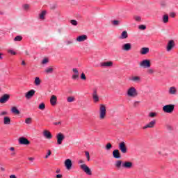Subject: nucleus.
Instances as JSON below:
<instances>
[{
    "label": "nucleus",
    "instance_id": "nucleus-1",
    "mask_svg": "<svg viewBox=\"0 0 178 178\" xmlns=\"http://www.w3.org/2000/svg\"><path fill=\"white\" fill-rule=\"evenodd\" d=\"M79 163H83L80 165L81 169L86 173V175H88V176H91L92 175V172H91V169L87 165L84 164V161L79 160Z\"/></svg>",
    "mask_w": 178,
    "mask_h": 178
},
{
    "label": "nucleus",
    "instance_id": "nucleus-2",
    "mask_svg": "<svg viewBox=\"0 0 178 178\" xmlns=\"http://www.w3.org/2000/svg\"><path fill=\"white\" fill-rule=\"evenodd\" d=\"M127 94L128 97L131 98H136L137 95H138V92H137V89L134 87H131L127 90Z\"/></svg>",
    "mask_w": 178,
    "mask_h": 178
},
{
    "label": "nucleus",
    "instance_id": "nucleus-3",
    "mask_svg": "<svg viewBox=\"0 0 178 178\" xmlns=\"http://www.w3.org/2000/svg\"><path fill=\"white\" fill-rule=\"evenodd\" d=\"M106 116V106L104 104H101L99 107V119L104 120Z\"/></svg>",
    "mask_w": 178,
    "mask_h": 178
},
{
    "label": "nucleus",
    "instance_id": "nucleus-4",
    "mask_svg": "<svg viewBox=\"0 0 178 178\" xmlns=\"http://www.w3.org/2000/svg\"><path fill=\"white\" fill-rule=\"evenodd\" d=\"M165 113H172L175 111V104H167L163 107Z\"/></svg>",
    "mask_w": 178,
    "mask_h": 178
},
{
    "label": "nucleus",
    "instance_id": "nucleus-5",
    "mask_svg": "<svg viewBox=\"0 0 178 178\" xmlns=\"http://www.w3.org/2000/svg\"><path fill=\"white\" fill-rule=\"evenodd\" d=\"M139 66L143 69H149L151 67V60L148 59L143 60L140 63Z\"/></svg>",
    "mask_w": 178,
    "mask_h": 178
},
{
    "label": "nucleus",
    "instance_id": "nucleus-6",
    "mask_svg": "<svg viewBox=\"0 0 178 178\" xmlns=\"http://www.w3.org/2000/svg\"><path fill=\"white\" fill-rule=\"evenodd\" d=\"M56 137L57 138V145H62V143L65 140V135L62 133H58Z\"/></svg>",
    "mask_w": 178,
    "mask_h": 178
},
{
    "label": "nucleus",
    "instance_id": "nucleus-7",
    "mask_svg": "<svg viewBox=\"0 0 178 178\" xmlns=\"http://www.w3.org/2000/svg\"><path fill=\"white\" fill-rule=\"evenodd\" d=\"M155 124H156V120H153L150 122L145 125L143 129L145 130L146 129H154L155 127Z\"/></svg>",
    "mask_w": 178,
    "mask_h": 178
},
{
    "label": "nucleus",
    "instance_id": "nucleus-8",
    "mask_svg": "<svg viewBox=\"0 0 178 178\" xmlns=\"http://www.w3.org/2000/svg\"><path fill=\"white\" fill-rule=\"evenodd\" d=\"M119 149L122 154H127V147L126 146V143L121 142L119 144Z\"/></svg>",
    "mask_w": 178,
    "mask_h": 178
},
{
    "label": "nucleus",
    "instance_id": "nucleus-9",
    "mask_svg": "<svg viewBox=\"0 0 178 178\" xmlns=\"http://www.w3.org/2000/svg\"><path fill=\"white\" fill-rule=\"evenodd\" d=\"M122 51L124 52H129V51H131V43H124L121 46Z\"/></svg>",
    "mask_w": 178,
    "mask_h": 178
},
{
    "label": "nucleus",
    "instance_id": "nucleus-10",
    "mask_svg": "<svg viewBox=\"0 0 178 178\" xmlns=\"http://www.w3.org/2000/svg\"><path fill=\"white\" fill-rule=\"evenodd\" d=\"M18 141H19V143L21 145H30V142L29 141V140L25 138V137H20L19 139H18Z\"/></svg>",
    "mask_w": 178,
    "mask_h": 178
},
{
    "label": "nucleus",
    "instance_id": "nucleus-11",
    "mask_svg": "<svg viewBox=\"0 0 178 178\" xmlns=\"http://www.w3.org/2000/svg\"><path fill=\"white\" fill-rule=\"evenodd\" d=\"M9 98H10V96L8 94H5L0 98V104H5L6 102H8L9 101Z\"/></svg>",
    "mask_w": 178,
    "mask_h": 178
},
{
    "label": "nucleus",
    "instance_id": "nucleus-12",
    "mask_svg": "<svg viewBox=\"0 0 178 178\" xmlns=\"http://www.w3.org/2000/svg\"><path fill=\"white\" fill-rule=\"evenodd\" d=\"M122 166L124 169H131V168H133V163L131 161H125L122 163Z\"/></svg>",
    "mask_w": 178,
    "mask_h": 178
},
{
    "label": "nucleus",
    "instance_id": "nucleus-13",
    "mask_svg": "<svg viewBox=\"0 0 178 178\" xmlns=\"http://www.w3.org/2000/svg\"><path fill=\"white\" fill-rule=\"evenodd\" d=\"M34 94H35V90H31L25 94V98H26V99H30L33 98Z\"/></svg>",
    "mask_w": 178,
    "mask_h": 178
},
{
    "label": "nucleus",
    "instance_id": "nucleus-14",
    "mask_svg": "<svg viewBox=\"0 0 178 178\" xmlns=\"http://www.w3.org/2000/svg\"><path fill=\"white\" fill-rule=\"evenodd\" d=\"M65 168H66V169L67 170H70L71 169H72V160H70V159H66L65 161Z\"/></svg>",
    "mask_w": 178,
    "mask_h": 178
},
{
    "label": "nucleus",
    "instance_id": "nucleus-15",
    "mask_svg": "<svg viewBox=\"0 0 178 178\" xmlns=\"http://www.w3.org/2000/svg\"><path fill=\"white\" fill-rule=\"evenodd\" d=\"M92 98H93L94 102H99V97H98V92L97 89L93 90Z\"/></svg>",
    "mask_w": 178,
    "mask_h": 178
},
{
    "label": "nucleus",
    "instance_id": "nucleus-16",
    "mask_svg": "<svg viewBox=\"0 0 178 178\" xmlns=\"http://www.w3.org/2000/svg\"><path fill=\"white\" fill-rule=\"evenodd\" d=\"M100 66H102V67H112V66H113V62L107 61V62L101 63Z\"/></svg>",
    "mask_w": 178,
    "mask_h": 178
},
{
    "label": "nucleus",
    "instance_id": "nucleus-17",
    "mask_svg": "<svg viewBox=\"0 0 178 178\" xmlns=\"http://www.w3.org/2000/svg\"><path fill=\"white\" fill-rule=\"evenodd\" d=\"M175 47V41L174 40H170L167 45V51L168 52L172 51L173 49V47Z\"/></svg>",
    "mask_w": 178,
    "mask_h": 178
},
{
    "label": "nucleus",
    "instance_id": "nucleus-18",
    "mask_svg": "<svg viewBox=\"0 0 178 178\" xmlns=\"http://www.w3.org/2000/svg\"><path fill=\"white\" fill-rule=\"evenodd\" d=\"M113 158H115V159H120V158H122L119 149H115L113 151Z\"/></svg>",
    "mask_w": 178,
    "mask_h": 178
},
{
    "label": "nucleus",
    "instance_id": "nucleus-19",
    "mask_svg": "<svg viewBox=\"0 0 178 178\" xmlns=\"http://www.w3.org/2000/svg\"><path fill=\"white\" fill-rule=\"evenodd\" d=\"M43 136L45 138H47V140H51V138H52V134L48 130H44L43 131Z\"/></svg>",
    "mask_w": 178,
    "mask_h": 178
},
{
    "label": "nucleus",
    "instance_id": "nucleus-20",
    "mask_svg": "<svg viewBox=\"0 0 178 178\" xmlns=\"http://www.w3.org/2000/svg\"><path fill=\"white\" fill-rule=\"evenodd\" d=\"M87 35H79L76 38V41L78 42H83V41L87 40Z\"/></svg>",
    "mask_w": 178,
    "mask_h": 178
},
{
    "label": "nucleus",
    "instance_id": "nucleus-21",
    "mask_svg": "<svg viewBox=\"0 0 178 178\" xmlns=\"http://www.w3.org/2000/svg\"><path fill=\"white\" fill-rule=\"evenodd\" d=\"M56 101H58V98L56 95H51L50 99V104L52 105V106H54V105H56Z\"/></svg>",
    "mask_w": 178,
    "mask_h": 178
},
{
    "label": "nucleus",
    "instance_id": "nucleus-22",
    "mask_svg": "<svg viewBox=\"0 0 178 178\" xmlns=\"http://www.w3.org/2000/svg\"><path fill=\"white\" fill-rule=\"evenodd\" d=\"M149 52V48L148 47H143L140 49V54L141 55H147Z\"/></svg>",
    "mask_w": 178,
    "mask_h": 178
},
{
    "label": "nucleus",
    "instance_id": "nucleus-23",
    "mask_svg": "<svg viewBox=\"0 0 178 178\" xmlns=\"http://www.w3.org/2000/svg\"><path fill=\"white\" fill-rule=\"evenodd\" d=\"M45 16H47V10H42L40 14H39V19L40 20H45Z\"/></svg>",
    "mask_w": 178,
    "mask_h": 178
},
{
    "label": "nucleus",
    "instance_id": "nucleus-24",
    "mask_svg": "<svg viewBox=\"0 0 178 178\" xmlns=\"http://www.w3.org/2000/svg\"><path fill=\"white\" fill-rule=\"evenodd\" d=\"M131 80V81H134V83H140L141 77H140L138 76H132Z\"/></svg>",
    "mask_w": 178,
    "mask_h": 178
},
{
    "label": "nucleus",
    "instance_id": "nucleus-25",
    "mask_svg": "<svg viewBox=\"0 0 178 178\" xmlns=\"http://www.w3.org/2000/svg\"><path fill=\"white\" fill-rule=\"evenodd\" d=\"M177 92V90L176 89V88L172 86L169 88V94H170L171 95H176Z\"/></svg>",
    "mask_w": 178,
    "mask_h": 178
},
{
    "label": "nucleus",
    "instance_id": "nucleus-26",
    "mask_svg": "<svg viewBox=\"0 0 178 178\" xmlns=\"http://www.w3.org/2000/svg\"><path fill=\"white\" fill-rule=\"evenodd\" d=\"M44 72L47 73V74H51L54 73V68H52V67H47L44 70Z\"/></svg>",
    "mask_w": 178,
    "mask_h": 178
},
{
    "label": "nucleus",
    "instance_id": "nucleus-27",
    "mask_svg": "<svg viewBox=\"0 0 178 178\" xmlns=\"http://www.w3.org/2000/svg\"><path fill=\"white\" fill-rule=\"evenodd\" d=\"M11 111L13 113H15V115H20V111H19L16 106H13Z\"/></svg>",
    "mask_w": 178,
    "mask_h": 178
},
{
    "label": "nucleus",
    "instance_id": "nucleus-28",
    "mask_svg": "<svg viewBox=\"0 0 178 178\" xmlns=\"http://www.w3.org/2000/svg\"><path fill=\"white\" fill-rule=\"evenodd\" d=\"M122 165H123V163H122V160H118L115 163V166L117 168V169H120Z\"/></svg>",
    "mask_w": 178,
    "mask_h": 178
},
{
    "label": "nucleus",
    "instance_id": "nucleus-29",
    "mask_svg": "<svg viewBox=\"0 0 178 178\" xmlns=\"http://www.w3.org/2000/svg\"><path fill=\"white\" fill-rule=\"evenodd\" d=\"M35 86H40L41 84V79L40 77H35L34 81Z\"/></svg>",
    "mask_w": 178,
    "mask_h": 178
},
{
    "label": "nucleus",
    "instance_id": "nucleus-30",
    "mask_svg": "<svg viewBox=\"0 0 178 178\" xmlns=\"http://www.w3.org/2000/svg\"><path fill=\"white\" fill-rule=\"evenodd\" d=\"M127 37H128L127 31H123L121 34V39L126 40V38H127Z\"/></svg>",
    "mask_w": 178,
    "mask_h": 178
},
{
    "label": "nucleus",
    "instance_id": "nucleus-31",
    "mask_svg": "<svg viewBox=\"0 0 178 178\" xmlns=\"http://www.w3.org/2000/svg\"><path fill=\"white\" fill-rule=\"evenodd\" d=\"M163 22L164 23H168L169 22V15L168 14L163 16Z\"/></svg>",
    "mask_w": 178,
    "mask_h": 178
},
{
    "label": "nucleus",
    "instance_id": "nucleus-32",
    "mask_svg": "<svg viewBox=\"0 0 178 178\" xmlns=\"http://www.w3.org/2000/svg\"><path fill=\"white\" fill-rule=\"evenodd\" d=\"M4 124H10V118L9 117H4Z\"/></svg>",
    "mask_w": 178,
    "mask_h": 178
},
{
    "label": "nucleus",
    "instance_id": "nucleus-33",
    "mask_svg": "<svg viewBox=\"0 0 178 178\" xmlns=\"http://www.w3.org/2000/svg\"><path fill=\"white\" fill-rule=\"evenodd\" d=\"M74 101H76V99L73 96H70L67 98V102H74Z\"/></svg>",
    "mask_w": 178,
    "mask_h": 178
},
{
    "label": "nucleus",
    "instance_id": "nucleus-34",
    "mask_svg": "<svg viewBox=\"0 0 178 178\" xmlns=\"http://www.w3.org/2000/svg\"><path fill=\"white\" fill-rule=\"evenodd\" d=\"M111 24L113 26H119L120 24V20H113L111 21Z\"/></svg>",
    "mask_w": 178,
    "mask_h": 178
},
{
    "label": "nucleus",
    "instance_id": "nucleus-35",
    "mask_svg": "<svg viewBox=\"0 0 178 178\" xmlns=\"http://www.w3.org/2000/svg\"><path fill=\"white\" fill-rule=\"evenodd\" d=\"M31 122H33V119L31 118H28L25 120V123L26 124H31Z\"/></svg>",
    "mask_w": 178,
    "mask_h": 178
},
{
    "label": "nucleus",
    "instance_id": "nucleus-36",
    "mask_svg": "<svg viewBox=\"0 0 178 178\" xmlns=\"http://www.w3.org/2000/svg\"><path fill=\"white\" fill-rule=\"evenodd\" d=\"M38 108L40 109V111H44V109H45V104L41 103L39 105Z\"/></svg>",
    "mask_w": 178,
    "mask_h": 178
},
{
    "label": "nucleus",
    "instance_id": "nucleus-37",
    "mask_svg": "<svg viewBox=\"0 0 178 178\" xmlns=\"http://www.w3.org/2000/svg\"><path fill=\"white\" fill-rule=\"evenodd\" d=\"M23 40V37L21 35H17L14 38V41H22Z\"/></svg>",
    "mask_w": 178,
    "mask_h": 178
},
{
    "label": "nucleus",
    "instance_id": "nucleus-38",
    "mask_svg": "<svg viewBox=\"0 0 178 178\" xmlns=\"http://www.w3.org/2000/svg\"><path fill=\"white\" fill-rule=\"evenodd\" d=\"M147 73L148 74H154V69H152V68L148 69V70H147Z\"/></svg>",
    "mask_w": 178,
    "mask_h": 178
},
{
    "label": "nucleus",
    "instance_id": "nucleus-39",
    "mask_svg": "<svg viewBox=\"0 0 178 178\" xmlns=\"http://www.w3.org/2000/svg\"><path fill=\"white\" fill-rule=\"evenodd\" d=\"M111 148H112V144L107 143L106 145V149H107V151H109V149H111Z\"/></svg>",
    "mask_w": 178,
    "mask_h": 178
},
{
    "label": "nucleus",
    "instance_id": "nucleus-40",
    "mask_svg": "<svg viewBox=\"0 0 178 178\" xmlns=\"http://www.w3.org/2000/svg\"><path fill=\"white\" fill-rule=\"evenodd\" d=\"M156 116V113L151 112L149 113V118H155Z\"/></svg>",
    "mask_w": 178,
    "mask_h": 178
},
{
    "label": "nucleus",
    "instance_id": "nucleus-41",
    "mask_svg": "<svg viewBox=\"0 0 178 178\" xmlns=\"http://www.w3.org/2000/svg\"><path fill=\"white\" fill-rule=\"evenodd\" d=\"M70 23H71V24H72V26H77V21L76 20L72 19V20H70Z\"/></svg>",
    "mask_w": 178,
    "mask_h": 178
},
{
    "label": "nucleus",
    "instance_id": "nucleus-42",
    "mask_svg": "<svg viewBox=\"0 0 178 178\" xmlns=\"http://www.w3.org/2000/svg\"><path fill=\"white\" fill-rule=\"evenodd\" d=\"M65 44H66V45H72V44H73V40H67V41L65 42Z\"/></svg>",
    "mask_w": 178,
    "mask_h": 178
},
{
    "label": "nucleus",
    "instance_id": "nucleus-43",
    "mask_svg": "<svg viewBox=\"0 0 178 178\" xmlns=\"http://www.w3.org/2000/svg\"><path fill=\"white\" fill-rule=\"evenodd\" d=\"M145 29H147V26L145 25H140L138 26L139 30H145Z\"/></svg>",
    "mask_w": 178,
    "mask_h": 178
},
{
    "label": "nucleus",
    "instance_id": "nucleus-44",
    "mask_svg": "<svg viewBox=\"0 0 178 178\" xmlns=\"http://www.w3.org/2000/svg\"><path fill=\"white\" fill-rule=\"evenodd\" d=\"M48 62H49L48 58H44V59L42 60V65H47V63H48Z\"/></svg>",
    "mask_w": 178,
    "mask_h": 178
},
{
    "label": "nucleus",
    "instance_id": "nucleus-45",
    "mask_svg": "<svg viewBox=\"0 0 178 178\" xmlns=\"http://www.w3.org/2000/svg\"><path fill=\"white\" fill-rule=\"evenodd\" d=\"M8 54H10L11 55H16V52L12 49L8 50Z\"/></svg>",
    "mask_w": 178,
    "mask_h": 178
},
{
    "label": "nucleus",
    "instance_id": "nucleus-46",
    "mask_svg": "<svg viewBox=\"0 0 178 178\" xmlns=\"http://www.w3.org/2000/svg\"><path fill=\"white\" fill-rule=\"evenodd\" d=\"M81 80H87V77H86V74L84 73L81 74Z\"/></svg>",
    "mask_w": 178,
    "mask_h": 178
},
{
    "label": "nucleus",
    "instance_id": "nucleus-47",
    "mask_svg": "<svg viewBox=\"0 0 178 178\" xmlns=\"http://www.w3.org/2000/svg\"><path fill=\"white\" fill-rule=\"evenodd\" d=\"M24 9H25V10H29L30 9V5L29 4L24 5Z\"/></svg>",
    "mask_w": 178,
    "mask_h": 178
},
{
    "label": "nucleus",
    "instance_id": "nucleus-48",
    "mask_svg": "<svg viewBox=\"0 0 178 178\" xmlns=\"http://www.w3.org/2000/svg\"><path fill=\"white\" fill-rule=\"evenodd\" d=\"M134 19L136 22H141V17L139 16H135Z\"/></svg>",
    "mask_w": 178,
    "mask_h": 178
},
{
    "label": "nucleus",
    "instance_id": "nucleus-49",
    "mask_svg": "<svg viewBox=\"0 0 178 178\" xmlns=\"http://www.w3.org/2000/svg\"><path fill=\"white\" fill-rule=\"evenodd\" d=\"M73 80H76V79H79V74H75L72 75Z\"/></svg>",
    "mask_w": 178,
    "mask_h": 178
},
{
    "label": "nucleus",
    "instance_id": "nucleus-50",
    "mask_svg": "<svg viewBox=\"0 0 178 178\" xmlns=\"http://www.w3.org/2000/svg\"><path fill=\"white\" fill-rule=\"evenodd\" d=\"M72 72H74L75 74H79V70H77V68H73Z\"/></svg>",
    "mask_w": 178,
    "mask_h": 178
},
{
    "label": "nucleus",
    "instance_id": "nucleus-51",
    "mask_svg": "<svg viewBox=\"0 0 178 178\" xmlns=\"http://www.w3.org/2000/svg\"><path fill=\"white\" fill-rule=\"evenodd\" d=\"M51 154H52V152H51V150L48 151L47 155L45 156V159H48V156H49L51 155Z\"/></svg>",
    "mask_w": 178,
    "mask_h": 178
},
{
    "label": "nucleus",
    "instance_id": "nucleus-52",
    "mask_svg": "<svg viewBox=\"0 0 178 178\" xmlns=\"http://www.w3.org/2000/svg\"><path fill=\"white\" fill-rule=\"evenodd\" d=\"M5 115H8V113L6 111H3L0 113V116H5Z\"/></svg>",
    "mask_w": 178,
    "mask_h": 178
},
{
    "label": "nucleus",
    "instance_id": "nucleus-53",
    "mask_svg": "<svg viewBox=\"0 0 178 178\" xmlns=\"http://www.w3.org/2000/svg\"><path fill=\"white\" fill-rule=\"evenodd\" d=\"M170 17H175L176 14L175 13H170Z\"/></svg>",
    "mask_w": 178,
    "mask_h": 178
},
{
    "label": "nucleus",
    "instance_id": "nucleus-54",
    "mask_svg": "<svg viewBox=\"0 0 178 178\" xmlns=\"http://www.w3.org/2000/svg\"><path fill=\"white\" fill-rule=\"evenodd\" d=\"M140 104V102H135L134 103V106H137Z\"/></svg>",
    "mask_w": 178,
    "mask_h": 178
},
{
    "label": "nucleus",
    "instance_id": "nucleus-55",
    "mask_svg": "<svg viewBox=\"0 0 178 178\" xmlns=\"http://www.w3.org/2000/svg\"><path fill=\"white\" fill-rule=\"evenodd\" d=\"M56 178H62L63 176H62V175L58 174V175H57L56 176Z\"/></svg>",
    "mask_w": 178,
    "mask_h": 178
},
{
    "label": "nucleus",
    "instance_id": "nucleus-56",
    "mask_svg": "<svg viewBox=\"0 0 178 178\" xmlns=\"http://www.w3.org/2000/svg\"><path fill=\"white\" fill-rule=\"evenodd\" d=\"M0 170H1V172H5V168L1 167Z\"/></svg>",
    "mask_w": 178,
    "mask_h": 178
},
{
    "label": "nucleus",
    "instance_id": "nucleus-57",
    "mask_svg": "<svg viewBox=\"0 0 178 178\" xmlns=\"http://www.w3.org/2000/svg\"><path fill=\"white\" fill-rule=\"evenodd\" d=\"M10 178H16V175H12L10 176Z\"/></svg>",
    "mask_w": 178,
    "mask_h": 178
},
{
    "label": "nucleus",
    "instance_id": "nucleus-58",
    "mask_svg": "<svg viewBox=\"0 0 178 178\" xmlns=\"http://www.w3.org/2000/svg\"><path fill=\"white\" fill-rule=\"evenodd\" d=\"M22 65L23 66H26V62H24V60H23V61L22 62Z\"/></svg>",
    "mask_w": 178,
    "mask_h": 178
},
{
    "label": "nucleus",
    "instance_id": "nucleus-59",
    "mask_svg": "<svg viewBox=\"0 0 178 178\" xmlns=\"http://www.w3.org/2000/svg\"><path fill=\"white\" fill-rule=\"evenodd\" d=\"M85 154H86V156H88L90 155V152H85Z\"/></svg>",
    "mask_w": 178,
    "mask_h": 178
},
{
    "label": "nucleus",
    "instance_id": "nucleus-60",
    "mask_svg": "<svg viewBox=\"0 0 178 178\" xmlns=\"http://www.w3.org/2000/svg\"><path fill=\"white\" fill-rule=\"evenodd\" d=\"M10 151H15V147H11L10 148Z\"/></svg>",
    "mask_w": 178,
    "mask_h": 178
},
{
    "label": "nucleus",
    "instance_id": "nucleus-61",
    "mask_svg": "<svg viewBox=\"0 0 178 178\" xmlns=\"http://www.w3.org/2000/svg\"><path fill=\"white\" fill-rule=\"evenodd\" d=\"M29 161H34V159H33V157H29Z\"/></svg>",
    "mask_w": 178,
    "mask_h": 178
},
{
    "label": "nucleus",
    "instance_id": "nucleus-62",
    "mask_svg": "<svg viewBox=\"0 0 178 178\" xmlns=\"http://www.w3.org/2000/svg\"><path fill=\"white\" fill-rule=\"evenodd\" d=\"M25 54H26V55H30V54L29 53V51H25Z\"/></svg>",
    "mask_w": 178,
    "mask_h": 178
},
{
    "label": "nucleus",
    "instance_id": "nucleus-63",
    "mask_svg": "<svg viewBox=\"0 0 178 178\" xmlns=\"http://www.w3.org/2000/svg\"><path fill=\"white\" fill-rule=\"evenodd\" d=\"M54 124H55L56 126H57V124H60V122H56V123H54Z\"/></svg>",
    "mask_w": 178,
    "mask_h": 178
},
{
    "label": "nucleus",
    "instance_id": "nucleus-64",
    "mask_svg": "<svg viewBox=\"0 0 178 178\" xmlns=\"http://www.w3.org/2000/svg\"><path fill=\"white\" fill-rule=\"evenodd\" d=\"M86 157H87L88 161H90V155L89 156H86Z\"/></svg>",
    "mask_w": 178,
    "mask_h": 178
}]
</instances>
